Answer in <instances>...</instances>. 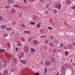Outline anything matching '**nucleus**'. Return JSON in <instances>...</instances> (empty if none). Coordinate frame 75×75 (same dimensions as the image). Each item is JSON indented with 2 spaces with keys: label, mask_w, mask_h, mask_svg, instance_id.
Listing matches in <instances>:
<instances>
[{
  "label": "nucleus",
  "mask_w": 75,
  "mask_h": 75,
  "mask_svg": "<svg viewBox=\"0 0 75 75\" xmlns=\"http://www.w3.org/2000/svg\"><path fill=\"white\" fill-rule=\"evenodd\" d=\"M21 40V41H25V39H24V38L23 37H22Z\"/></svg>",
  "instance_id": "nucleus-27"
},
{
  "label": "nucleus",
  "mask_w": 75,
  "mask_h": 75,
  "mask_svg": "<svg viewBox=\"0 0 75 75\" xmlns=\"http://www.w3.org/2000/svg\"><path fill=\"white\" fill-rule=\"evenodd\" d=\"M51 61H52V63H53L54 62H55V63L57 62V61L56 60H55L54 57H52L51 59Z\"/></svg>",
  "instance_id": "nucleus-2"
},
{
  "label": "nucleus",
  "mask_w": 75,
  "mask_h": 75,
  "mask_svg": "<svg viewBox=\"0 0 75 75\" xmlns=\"http://www.w3.org/2000/svg\"><path fill=\"white\" fill-rule=\"evenodd\" d=\"M1 59V57H0V60Z\"/></svg>",
  "instance_id": "nucleus-62"
},
{
  "label": "nucleus",
  "mask_w": 75,
  "mask_h": 75,
  "mask_svg": "<svg viewBox=\"0 0 75 75\" xmlns=\"http://www.w3.org/2000/svg\"><path fill=\"white\" fill-rule=\"evenodd\" d=\"M59 75V73H57L56 75Z\"/></svg>",
  "instance_id": "nucleus-48"
},
{
  "label": "nucleus",
  "mask_w": 75,
  "mask_h": 75,
  "mask_svg": "<svg viewBox=\"0 0 75 75\" xmlns=\"http://www.w3.org/2000/svg\"><path fill=\"white\" fill-rule=\"evenodd\" d=\"M12 13H13V14H14L15 13H16V11H15V10L14 9H13L12 11Z\"/></svg>",
  "instance_id": "nucleus-17"
},
{
  "label": "nucleus",
  "mask_w": 75,
  "mask_h": 75,
  "mask_svg": "<svg viewBox=\"0 0 75 75\" xmlns=\"http://www.w3.org/2000/svg\"><path fill=\"white\" fill-rule=\"evenodd\" d=\"M31 52H34L35 51V50L33 48H31Z\"/></svg>",
  "instance_id": "nucleus-31"
},
{
  "label": "nucleus",
  "mask_w": 75,
  "mask_h": 75,
  "mask_svg": "<svg viewBox=\"0 0 75 75\" xmlns=\"http://www.w3.org/2000/svg\"><path fill=\"white\" fill-rule=\"evenodd\" d=\"M30 40H31V39L29 38L28 39V42H30Z\"/></svg>",
  "instance_id": "nucleus-53"
},
{
  "label": "nucleus",
  "mask_w": 75,
  "mask_h": 75,
  "mask_svg": "<svg viewBox=\"0 0 75 75\" xmlns=\"http://www.w3.org/2000/svg\"><path fill=\"white\" fill-rule=\"evenodd\" d=\"M73 65V66H75V63H73L72 64Z\"/></svg>",
  "instance_id": "nucleus-50"
},
{
  "label": "nucleus",
  "mask_w": 75,
  "mask_h": 75,
  "mask_svg": "<svg viewBox=\"0 0 75 75\" xmlns=\"http://www.w3.org/2000/svg\"><path fill=\"white\" fill-rule=\"evenodd\" d=\"M8 72V71H7V70H5L4 71V75H7V73Z\"/></svg>",
  "instance_id": "nucleus-9"
},
{
  "label": "nucleus",
  "mask_w": 75,
  "mask_h": 75,
  "mask_svg": "<svg viewBox=\"0 0 75 75\" xmlns=\"http://www.w3.org/2000/svg\"><path fill=\"white\" fill-rule=\"evenodd\" d=\"M3 65V62H0V65Z\"/></svg>",
  "instance_id": "nucleus-39"
},
{
  "label": "nucleus",
  "mask_w": 75,
  "mask_h": 75,
  "mask_svg": "<svg viewBox=\"0 0 75 75\" xmlns=\"http://www.w3.org/2000/svg\"><path fill=\"white\" fill-rule=\"evenodd\" d=\"M49 71V72H50V71H51V70H50Z\"/></svg>",
  "instance_id": "nucleus-63"
},
{
  "label": "nucleus",
  "mask_w": 75,
  "mask_h": 75,
  "mask_svg": "<svg viewBox=\"0 0 75 75\" xmlns=\"http://www.w3.org/2000/svg\"><path fill=\"white\" fill-rule=\"evenodd\" d=\"M47 28L48 29H49V30H52L53 28L51 27H49Z\"/></svg>",
  "instance_id": "nucleus-28"
},
{
  "label": "nucleus",
  "mask_w": 75,
  "mask_h": 75,
  "mask_svg": "<svg viewBox=\"0 0 75 75\" xmlns=\"http://www.w3.org/2000/svg\"><path fill=\"white\" fill-rule=\"evenodd\" d=\"M50 7V5L48 4H47L46 5V8H48Z\"/></svg>",
  "instance_id": "nucleus-20"
},
{
  "label": "nucleus",
  "mask_w": 75,
  "mask_h": 75,
  "mask_svg": "<svg viewBox=\"0 0 75 75\" xmlns=\"http://www.w3.org/2000/svg\"><path fill=\"white\" fill-rule=\"evenodd\" d=\"M16 7H18V6H15Z\"/></svg>",
  "instance_id": "nucleus-61"
},
{
  "label": "nucleus",
  "mask_w": 75,
  "mask_h": 75,
  "mask_svg": "<svg viewBox=\"0 0 75 75\" xmlns=\"http://www.w3.org/2000/svg\"><path fill=\"white\" fill-rule=\"evenodd\" d=\"M57 51L56 49H55L53 50V53H55V52Z\"/></svg>",
  "instance_id": "nucleus-24"
},
{
  "label": "nucleus",
  "mask_w": 75,
  "mask_h": 75,
  "mask_svg": "<svg viewBox=\"0 0 75 75\" xmlns=\"http://www.w3.org/2000/svg\"><path fill=\"white\" fill-rule=\"evenodd\" d=\"M11 71H12V72H14V70H12Z\"/></svg>",
  "instance_id": "nucleus-57"
},
{
  "label": "nucleus",
  "mask_w": 75,
  "mask_h": 75,
  "mask_svg": "<svg viewBox=\"0 0 75 75\" xmlns=\"http://www.w3.org/2000/svg\"><path fill=\"white\" fill-rule=\"evenodd\" d=\"M46 14H47V13H48V11H47L45 12Z\"/></svg>",
  "instance_id": "nucleus-45"
},
{
  "label": "nucleus",
  "mask_w": 75,
  "mask_h": 75,
  "mask_svg": "<svg viewBox=\"0 0 75 75\" xmlns=\"http://www.w3.org/2000/svg\"><path fill=\"white\" fill-rule=\"evenodd\" d=\"M24 33H28V31H24Z\"/></svg>",
  "instance_id": "nucleus-40"
},
{
  "label": "nucleus",
  "mask_w": 75,
  "mask_h": 75,
  "mask_svg": "<svg viewBox=\"0 0 75 75\" xmlns=\"http://www.w3.org/2000/svg\"><path fill=\"white\" fill-rule=\"evenodd\" d=\"M73 9H75V6H74L72 7Z\"/></svg>",
  "instance_id": "nucleus-41"
},
{
  "label": "nucleus",
  "mask_w": 75,
  "mask_h": 75,
  "mask_svg": "<svg viewBox=\"0 0 75 75\" xmlns=\"http://www.w3.org/2000/svg\"><path fill=\"white\" fill-rule=\"evenodd\" d=\"M8 4H12L14 3V1L12 0H8L7 1Z\"/></svg>",
  "instance_id": "nucleus-3"
},
{
  "label": "nucleus",
  "mask_w": 75,
  "mask_h": 75,
  "mask_svg": "<svg viewBox=\"0 0 75 75\" xmlns=\"http://www.w3.org/2000/svg\"><path fill=\"white\" fill-rule=\"evenodd\" d=\"M22 26H23V27H25V26L24 25H22Z\"/></svg>",
  "instance_id": "nucleus-54"
},
{
  "label": "nucleus",
  "mask_w": 75,
  "mask_h": 75,
  "mask_svg": "<svg viewBox=\"0 0 75 75\" xmlns=\"http://www.w3.org/2000/svg\"><path fill=\"white\" fill-rule=\"evenodd\" d=\"M16 45L18 47H21L22 44H21V42H18V44H16Z\"/></svg>",
  "instance_id": "nucleus-7"
},
{
  "label": "nucleus",
  "mask_w": 75,
  "mask_h": 75,
  "mask_svg": "<svg viewBox=\"0 0 75 75\" xmlns=\"http://www.w3.org/2000/svg\"><path fill=\"white\" fill-rule=\"evenodd\" d=\"M64 49H65V50H66L67 49V47H64Z\"/></svg>",
  "instance_id": "nucleus-55"
},
{
  "label": "nucleus",
  "mask_w": 75,
  "mask_h": 75,
  "mask_svg": "<svg viewBox=\"0 0 75 75\" xmlns=\"http://www.w3.org/2000/svg\"><path fill=\"white\" fill-rule=\"evenodd\" d=\"M16 51H18V48H16Z\"/></svg>",
  "instance_id": "nucleus-49"
},
{
  "label": "nucleus",
  "mask_w": 75,
  "mask_h": 75,
  "mask_svg": "<svg viewBox=\"0 0 75 75\" xmlns=\"http://www.w3.org/2000/svg\"><path fill=\"white\" fill-rule=\"evenodd\" d=\"M56 8L58 9H60L61 7V5L60 4H57L56 6Z\"/></svg>",
  "instance_id": "nucleus-5"
},
{
  "label": "nucleus",
  "mask_w": 75,
  "mask_h": 75,
  "mask_svg": "<svg viewBox=\"0 0 75 75\" xmlns=\"http://www.w3.org/2000/svg\"><path fill=\"white\" fill-rule=\"evenodd\" d=\"M35 75H39L40 74L38 73H35Z\"/></svg>",
  "instance_id": "nucleus-36"
},
{
  "label": "nucleus",
  "mask_w": 75,
  "mask_h": 75,
  "mask_svg": "<svg viewBox=\"0 0 75 75\" xmlns=\"http://www.w3.org/2000/svg\"><path fill=\"white\" fill-rule=\"evenodd\" d=\"M50 23H52V19H51V20H50Z\"/></svg>",
  "instance_id": "nucleus-46"
},
{
  "label": "nucleus",
  "mask_w": 75,
  "mask_h": 75,
  "mask_svg": "<svg viewBox=\"0 0 75 75\" xmlns=\"http://www.w3.org/2000/svg\"><path fill=\"white\" fill-rule=\"evenodd\" d=\"M65 3L66 4H71V1H70L67 0L66 1Z\"/></svg>",
  "instance_id": "nucleus-11"
},
{
  "label": "nucleus",
  "mask_w": 75,
  "mask_h": 75,
  "mask_svg": "<svg viewBox=\"0 0 75 75\" xmlns=\"http://www.w3.org/2000/svg\"><path fill=\"white\" fill-rule=\"evenodd\" d=\"M0 27L1 29H3V28H4L5 29H6V26H3V25H2L0 26Z\"/></svg>",
  "instance_id": "nucleus-12"
},
{
  "label": "nucleus",
  "mask_w": 75,
  "mask_h": 75,
  "mask_svg": "<svg viewBox=\"0 0 75 75\" xmlns=\"http://www.w3.org/2000/svg\"><path fill=\"white\" fill-rule=\"evenodd\" d=\"M62 72H63L62 73V74L63 75H65V72L64 71Z\"/></svg>",
  "instance_id": "nucleus-35"
},
{
  "label": "nucleus",
  "mask_w": 75,
  "mask_h": 75,
  "mask_svg": "<svg viewBox=\"0 0 75 75\" xmlns=\"http://www.w3.org/2000/svg\"><path fill=\"white\" fill-rule=\"evenodd\" d=\"M41 24V23H40L38 24L37 25V27L38 28H39L40 27V25Z\"/></svg>",
  "instance_id": "nucleus-15"
},
{
  "label": "nucleus",
  "mask_w": 75,
  "mask_h": 75,
  "mask_svg": "<svg viewBox=\"0 0 75 75\" xmlns=\"http://www.w3.org/2000/svg\"><path fill=\"white\" fill-rule=\"evenodd\" d=\"M55 43H56V44H58V41H56L55 42Z\"/></svg>",
  "instance_id": "nucleus-44"
},
{
  "label": "nucleus",
  "mask_w": 75,
  "mask_h": 75,
  "mask_svg": "<svg viewBox=\"0 0 75 75\" xmlns=\"http://www.w3.org/2000/svg\"><path fill=\"white\" fill-rule=\"evenodd\" d=\"M0 20H3V21H4V20H5V19L0 16Z\"/></svg>",
  "instance_id": "nucleus-14"
},
{
  "label": "nucleus",
  "mask_w": 75,
  "mask_h": 75,
  "mask_svg": "<svg viewBox=\"0 0 75 75\" xmlns=\"http://www.w3.org/2000/svg\"><path fill=\"white\" fill-rule=\"evenodd\" d=\"M54 13H56L57 12V10H54Z\"/></svg>",
  "instance_id": "nucleus-34"
},
{
  "label": "nucleus",
  "mask_w": 75,
  "mask_h": 75,
  "mask_svg": "<svg viewBox=\"0 0 75 75\" xmlns=\"http://www.w3.org/2000/svg\"><path fill=\"white\" fill-rule=\"evenodd\" d=\"M49 45H50V46H51V47H53V46H54V44L51 43H50V44H49Z\"/></svg>",
  "instance_id": "nucleus-23"
},
{
  "label": "nucleus",
  "mask_w": 75,
  "mask_h": 75,
  "mask_svg": "<svg viewBox=\"0 0 75 75\" xmlns=\"http://www.w3.org/2000/svg\"><path fill=\"white\" fill-rule=\"evenodd\" d=\"M14 32H13L12 33V35H14Z\"/></svg>",
  "instance_id": "nucleus-51"
},
{
  "label": "nucleus",
  "mask_w": 75,
  "mask_h": 75,
  "mask_svg": "<svg viewBox=\"0 0 75 75\" xmlns=\"http://www.w3.org/2000/svg\"><path fill=\"white\" fill-rule=\"evenodd\" d=\"M6 8H10V6L9 5H7L6 6Z\"/></svg>",
  "instance_id": "nucleus-21"
},
{
  "label": "nucleus",
  "mask_w": 75,
  "mask_h": 75,
  "mask_svg": "<svg viewBox=\"0 0 75 75\" xmlns=\"http://www.w3.org/2000/svg\"><path fill=\"white\" fill-rule=\"evenodd\" d=\"M21 16H22V15L21 14H19L18 15V16L19 17H21Z\"/></svg>",
  "instance_id": "nucleus-42"
},
{
  "label": "nucleus",
  "mask_w": 75,
  "mask_h": 75,
  "mask_svg": "<svg viewBox=\"0 0 75 75\" xmlns=\"http://www.w3.org/2000/svg\"><path fill=\"white\" fill-rule=\"evenodd\" d=\"M16 24V21H13L12 24L13 25H15Z\"/></svg>",
  "instance_id": "nucleus-22"
},
{
  "label": "nucleus",
  "mask_w": 75,
  "mask_h": 75,
  "mask_svg": "<svg viewBox=\"0 0 75 75\" xmlns=\"http://www.w3.org/2000/svg\"><path fill=\"white\" fill-rule=\"evenodd\" d=\"M43 31V29H41L40 30V31Z\"/></svg>",
  "instance_id": "nucleus-59"
},
{
  "label": "nucleus",
  "mask_w": 75,
  "mask_h": 75,
  "mask_svg": "<svg viewBox=\"0 0 75 75\" xmlns=\"http://www.w3.org/2000/svg\"><path fill=\"white\" fill-rule=\"evenodd\" d=\"M22 63L23 64H27V62L26 61H22Z\"/></svg>",
  "instance_id": "nucleus-29"
},
{
  "label": "nucleus",
  "mask_w": 75,
  "mask_h": 75,
  "mask_svg": "<svg viewBox=\"0 0 75 75\" xmlns=\"http://www.w3.org/2000/svg\"><path fill=\"white\" fill-rule=\"evenodd\" d=\"M24 53L22 52V53H21L20 54H19V58H21L24 56Z\"/></svg>",
  "instance_id": "nucleus-4"
},
{
  "label": "nucleus",
  "mask_w": 75,
  "mask_h": 75,
  "mask_svg": "<svg viewBox=\"0 0 75 75\" xmlns=\"http://www.w3.org/2000/svg\"><path fill=\"white\" fill-rule=\"evenodd\" d=\"M50 39L51 40H53V39H54V36H51L50 38Z\"/></svg>",
  "instance_id": "nucleus-19"
},
{
  "label": "nucleus",
  "mask_w": 75,
  "mask_h": 75,
  "mask_svg": "<svg viewBox=\"0 0 75 75\" xmlns=\"http://www.w3.org/2000/svg\"><path fill=\"white\" fill-rule=\"evenodd\" d=\"M74 15L75 16V13H74Z\"/></svg>",
  "instance_id": "nucleus-64"
},
{
  "label": "nucleus",
  "mask_w": 75,
  "mask_h": 75,
  "mask_svg": "<svg viewBox=\"0 0 75 75\" xmlns=\"http://www.w3.org/2000/svg\"><path fill=\"white\" fill-rule=\"evenodd\" d=\"M13 60L15 62V64H16L17 63V58L16 57H14L13 59Z\"/></svg>",
  "instance_id": "nucleus-10"
},
{
  "label": "nucleus",
  "mask_w": 75,
  "mask_h": 75,
  "mask_svg": "<svg viewBox=\"0 0 75 75\" xmlns=\"http://www.w3.org/2000/svg\"><path fill=\"white\" fill-rule=\"evenodd\" d=\"M64 24V25H67V23H65Z\"/></svg>",
  "instance_id": "nucleus-56"
},
{
  "label": "nucleus",
  "mask_w": 75,
  "mask_h": 75,
  "mask_svg": "<svg viewBox=\"0 0 75 75\" xmlns=\"http://www.w3.org/2000/svg\"><path fill=\"white\" fill-rule=\"evenodd\" d=\"M24 1L25 3H27V1L25 0H24Z\"/></svg>",
  "instance_id": "nucleus-47"
},
{
  "label": "nucleus",
  "mask_w": 75,
  "mask_h": 75,
  "mask_svg": "<svg viewBox=\"0 0 75 75\" xmlns=\"http://www.w3.org/2000/svg\"><path fill=\"white\" fill-rule=\"evenodd\" d=\"M63 44H61L60 45V47H62V46H63Z\"/></svg>",
  "instance_id": "nucleus-43"
},
{
  "label": "nucleus",
  "mask_w": 75,
  "mask_h": 75,
  "mask_svg": "<svg viewBox=\"0 0 75 75\" xmlns=\"http://www.w3.org/2000/svg\"><path fill=\"white\" fill-rule=\"evenodd\" d=\"M44 72L45 73H47V69L46 67H45L44 69Z\"/></svg>",
  "instance_id": "nucleus-18"
},
{
  "label": "nucleus",
  "mask_w": 75,
  "mask_h": 75,
  "mask_svg": "<svg viewBox=\"0 0 75 75\" xmlns=\"http://www.w3.org/2000/svg\"><path fill=\"white\" fill-rule=\"evenodd\" d=\"M11 28H9V29H8V31H10V30H11Z\"/></svg>",
  "instance_id": "nucleus-58"
},
{
  "label": "nucleus",
  "mask_w": 75,
  "mask_h": 75,
  "mask_svg": "<svg viewBox=\"0 0 75 75\" xmlns=\"http://www.w3.org/2000/svg\"><path fill=\"white\" fill-rule=\"evenodd\" d=\"M45 37V35H42L40 37L41 38H44V37Z\"/></svg>",
  "instance_id": "nucleus-32"
},
{
  "label": "nucleus",
  "mask_w": 75,
  "mask_h": 75,
  "mask_svg": "<svg viewBox=\"0 0 75 75\" xmlns=\"http://www.w3.org/2000/svg\"><path fill=\"white\" fill-rule=\"evenodd\" d=\"M29 49V48H28V46L26 45L24 47V50L25 52H27Z\"/></svg>",
  "instance_id": "nucleus-1"
},
{
  "label": "nucleus",
  "mask_w": 75,
  "mask_h": 75,
  "mask_svg": "<svg viewBox=\"0 0 75 75\" xmlns=\"http://www.w3.org/2000/svg\"><path fill=\"white\" fill-rule=\"evenodd\" d=\"M7 30H8V28H7Z\"/></svg>",
  "instance_id": "nucleus-60"
},
{
  "label": "nucleus",
  "mask_w": 75,
  "mask_h": 75,
  "mask_svg": "<svg viewBox=\"0 0 75 75\" xmlns=\"http://www.w3.org/2000/svg\"><path fill=\"white\" fill-rule=\"evenodd\" d=\"M7 45L8 47H9V48H10V46H11V45H10V43L9 42H8L7 43Z\"/></svg>",
  "instance_id": "nucleus-16"
},
{
  "label": "nucleus",
  "mask_w": 75,
  "mask_h": 75,
  "mask_svg": "<svg viewBox=\"0 0 75 75\" xmlns=\"http://www.w3.org/2000/svg\"><path fill=\"white\" fill-rule=\"evenodd\" d=\"M65 55H67L68 54V52L66 51L65 53Z\"/></svg>",
  "instance_id": "nucleus-33"
},
{
  "label": "nucleus",
  "mask_w": 75,
  "mask_h": 75,
  "mask_svg": "<svg viewBox=\"0 0 75 75\" xmlns=\"http://www.w3.org/2000/svg\"><path fill=\"white\" fill-rule=\"evenodd\" d=\"M70 61V62H72V59H71Z\"/></svg>",
  "instance_id": "nucleus-52"
},
{
  "label": "nucleus",
  "mask_w": 75,
  "mask_h": 75,
  "mask_svg": "<svg viewBox=\"0 0 75 75\" xmlns=\"http://www.w3.org/2000/svg\"><path fill=\"white\" fill-rule=\"evenodd\" d=\"M30 23L32 25H33V24H35V23L33 22H30Z\"/></svg>",
  "instance_id": "nucleus-26"
},
{
  "label": "nucleus",
  "mask_w": 75,
  "mask_h": 75,
  "mask_svg": "<svg viewBox=\"0 0 75 75\" xmlns=\"http://www.w3.org/2000/svg\"><path fill=\"white\" fill-rule=\"evenodd\" d=\"M65 71V67H62L61 71L62 72H64Z\"/></svg>",
  "instance_id": "nucleus-6"
},
{
  "label": "nucleus",
  "mask_w": 75,
  "mask_h": 75,
  "mask_svg": "<svg viewBox=\"0 0 75 75\" xmlns=\"http://www.w3.org/2000/svg\"><path fill=\"white\" fill-rule=\"evenodd\" d=\"M45 65L47 66H49L50 65V62H47L45 63Z\"/></svg>",
  "instance_id": "nucleus-13"
},
{
  "label": "nucleus",
  "mask_w": 75,
  "mask_h": 75,
  "mask_svg": "<svg viewBox=\"0 0 75 75\" xmlns=\"http://www.w3.org/2000/svg\"><path fill=\"white\" fill-rule=\"evenodd\" d=\"M33 42L34 45H37L38 44V42L36 40L33 41Z\"/></svg>",
  "instance_id": "nucleus-8"
},
{
  "label": "nucleus",
  "mask_w": 75,
  "mask_h": 75,
  "mask_svg": "<svg viewBox=\"0 0 75 75\" xmlns=\"http://www.w3.org/2000/svg\"><path fill=\"white\" fill-rule=\"evenodd\" d=\"M5 51V49H1L0 50V51L1 52H2V51Z\"/></svg>",
  "instance_id": "nucleus-38"
},
{
  "label": "nucleus",
  "mask_w": 75,
  "mask_h": 75,
  "mask_svg": "<svg viewBox=\"0 0 75 75\" xmlns=\"http://www.w3.org/2000/svg\"><path fill=\"white\" fill-rule=\"evenodd\" d=\"M7 35H7V33H5L4 34V37H6Z\"/></svg>",
  "instance_id": "nucleus-25"
},
{
  "label": "nucleus",
  "mask_w": 75,
  "mask_h": 75,
  "mask_svg": "<svg viewBox=\"0 0 75 75\" xmlns=\"http://www.w3.org/2000/svg\"><path fill=\"white\" fill-rule=\"evenodd\" d=\"M44 42L45 44H48V41L46 40Z\"/></svg>",
  "instance_id": "nucleus-37"
},
{
  "label": "nucleus",
  "mask_w": 75,
  "mask_h": 75,
  "mask_svg": "<svg viewBox=\"0 0 75 75\" xmlns=\"http://www.w3.org/2000/svg\"><path fill=\"white\" fill-rule=\"evenodd\" d=\"M47 48V46L45 45H44L43 46V48L44 49H46V48Z\"/></svg>",
  "instance_id": "nucleus-30"
}]
</instances>
